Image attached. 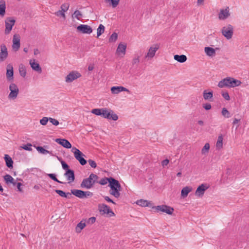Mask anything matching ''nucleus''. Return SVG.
<instances>
[{"mask_svg":"<svg viewBox=\"0 0 249 249\" xmlns=\"http://www.w3.org/2000/svg\"><path fill=\"white\" fill-rule=\"evenodd\" d=\"M239 121H240V120H238V119L235 118L234 119L232 123L233 124H238L239 123Z\"/></svg>","mask_w":249,"mask_h":249,"instance_id":"62","label":"nucleus"},{"mask_svg":"<svg viewBox=\"0 0 249 249\" xmlns=\"http://www.w3.org/2000/svg\"><path fill=\"white\" fill-rule=\"evenodd\" d=\"M113 178L111 177L110 178H102L99 181V183L101 185H104L107 183V182L110 183V182L111 181L110 179H112Z\"/></svg>","mask_w":249,"mask_h":249,"instance_id":"37","label":"nucleus"},{"mask_svg":"<svg viewBox=\"0 0 249 249\" xmlns=\"http://www.w3.org/2000/svg\"><path fill=\"white\" fill-rule=\"evenodd\" d=\"M32 145L31 143H27L26 144L23 145L21 146V148L24 150L30 151L32 150Z\"/></svg>","mask_w":249,"mask_h":249,"instance_id":"49","label":"nucleus"},{"mask_svg":"<svg viewBox=\"0 0 249 249\" xmlns=\"http://www.w3.org/2000/svg\"><path fill=\"white\" fill-rule=\"evenodd\" d=\"M48 176L52 179H53V180L59 183H61V184H64L65 183L64 182H62V181H59L56 178V176L54 174H48Z\"/></svg>","mask_w":249,"mask_h":249,"instance_id":"44","label":"nucleus"},{"mask_svg":"<svg viewBox=\"0 0 249 249\" xmlns=\"http://www.w3.org/2000/svg\"><path fill=\"white\" fill-rule=\"evenodd\" d=\"M204 0H197V3L198 5H201L203 3Z\"/></svg>","mask_w":249,"mask_h":249,"instance_id":"63","label":"nucleus"},{"mask_svg":"<svg viewBox=\"0 0 249 249\" xmlns=\"http://www.w3.org/2000/svg\"><path fill=\"white\" fill-rule=\"evenodd\" d=\"M204 51L206 54L211 57H213L215 55V50L211 47H206L204 48Z\"/></svg>","mask_w":249,"mask_h":249,"instance_id":"26","label":"nucleus"},{"mask_svg":"<svg viewBox=\"0 0 249 249\" xmlns=\"http://www.w3.org/2000/svg\"><path fill=\"white\" fill-rule=\"evenodd\" d=\"M192 191V187L190 186H186L183 187L181 191V196L184 198L187 196L188 194Z\"/></svg>","mask_w":249,"mask_h":249,"instance_id":"24","label":"nucleus"},{"mask_svg":"<svg viewBox=\"0 0 249 249\" xmlns=\"http://www.w3.org/2000/svg\"><path fill=\"white\" fill-rule=\"evenodd\" d=\"M55 191L60 196L65 198H69V196L71 195V194L69 193H66L64 191L60 190H55Z\"/></svg>","mask_w":249,"mask_h":249,"instance_id":"34","label":"nucleus"},{"mask_svg":"<svg viewBox=\"0 0 249 249\" xmlns=\"http://www.w3.org/2000/svg\"><path fill=\"white\" fill-rule=\"evenodd\" d=\"M36 149L39 153L42 154L46 155L47 154H50L51 153L49 151L46 150L41 146H37L36 147Z\"/></svg>","mask_w":249,"mask_h":249,"instance_id":"39","label":"nucleus"},{"mask_svg":"<svg viewBox=\"0 0 249 249\" xmlns=\"http://www.w3.org/2000/svg\"><path fill=\"white\" fill-rule=\"evenodd\" d=\"M4 179L7 184L13 183L14 178L10 175H6L3 177Z\"/></svg>","mask_w":249,"mask_h":249,"instance_id":"41","label":"nucleus"},{"mask_svg":"<svg viewBox=\"0 0 249 249\" xmlns=\"http://www.w3.org/2000/svg\"><path fill=\"white\" fill-rule=\"evenodd\" d=\"M117 37H118L117 34L115 33H113L110 36V37L109 38V42H115L117 39Z\"/></svg>","mask_w":249,"mask_h":249,"instance_id":"48","label":"nucleus"},{"mask_svg":"<svg viewBox=\"0 0 249 249\" xmlns=\"http://www.w3.org/2000/svg\"><path fill=\"white\" fill-rule=\"evenodd\" d=\"M101 116L104 118L108 120L116 121L118 119V116L117 114L114 113L113 110L106 108H103Z\"/></svg>","mask_w":249,"mask_h":249,"instance_id":"7","label":"nucleus"},{"mask_svg":"<svg viewBox=\"0 0 249 249\" xmlns=\"http://www.w3.org/2000/svg\"><path fill=\"white\" fill-rule=\"evenodd\" d=\"M174 58L175 60L180 63H184L187 60L186 56L183 54L180 55L178 54L175 55Z\"/></svg>","mask_w":249,"mask_h":249,"instance_id":"29","label":"nucleus"},{"mask_svg":"<svg viewBox=\"0 0 249 249\" xmlns=\"http://www.w3.org/2000/svg\"><path fill=\"white\" fill-rule=\"evenodd\" d=\"M104 198L108 202H111L113 204H115V202L111 199H110L108 196H104Z\"/></svg>","mask_w":249,"mask_h":249,"instance_id":"58","label":"nucleus"},{"mask_svg":"<svg viewBox=\"0 0 249 249\" xmlns=\"http://www.w3.org/2000/svg\"><path fill=\"white\" fill-rule=\"evenodd\" d=\"M222 96L227 101H229L230 100V97L228 92L222 93Z\"/></svg>","mask_w":249,"mask_h":249,"instance_id":"54","label":"nucleus"},{"mask_svg":"<svg viewBox=\"0 0 249 249\" xmlns=\"http://www.w3.org/2000/svg\"><path fill=\"white\" fill-rule=\"evenodd\" d=\"M241 83V81L239 80L231 77H227L220 81L217 86L220 88H231L238 87Z\"/></svg>","mask_w":249,"mask_h":249,"instance_id":"1","label":"nucleus"},{"mask_svg":"<svg viewBox=\"0 0 249 249\" xmlns=\"http://www.w3.org/2000/svg\"><path fill=\"white\" fill-rule=\"evenodd\" d=\"M73 17L79 20L82 17L81 13L79 10H76L73 13Z\"/></svg>","mask_w":249,"mask_h":249,"instance_id":"47","label":"nucleus"},{"mask_svg":"<svg viewBox=\"0 0 249 249\" xmlns=\"http://www.w3.org/2000/svg\"><path fill=\"white\" fill-rule=\"evenodd\" d=\"M105 31V27L102 24H100L97 30V36L99 37L101 36Z\"/></svg>","mask_w":249,"mask_h":249,"instance_id":"38","label":"nucleus"},{"mask_svg":"<svg viewBox=\"0 0 249 249\" xmlns=\"http://www.w3.org/2000/svg\"><path fill=\"white\" fill-rule=\"evenodd\" d=\"M18 70L20 75L22 77H25L26 75V67L23 64H21L19 66Z\"/></svg>","mask_w":249,"mask_h":249,"instance_id":"32","label":"nucleus"},{"mask_svg":"<svg viewBox=\"0 0 249 249\" xmlns=\"http://www.w3.org/2000/svg\"><path fill=\"white\" fill-rule=\"evenodd\" d=\"M13 68L11 65L7 66V69L6 71V77L9 81H12L13 80Z\"/></svg>","mask_w":249,"mask_h":249,"instance_id":"22","label":"nucleus"},{"mask_svg":"<svg viewBox=\"0 0 249 249\" xmlns=\"http://www.w3.org/2000/svg\"><path fill=\"white\" fill-rule=\"evenodd\" d=\"M81 75L79 72L76 71H72L68 75H67V76L66 77L65 81L67 83H71L73 80L81 77Z\"/></svg>","mask_w":249,"mask_h":249,"instance_id":"14","label":"nucleus"},{"mask_svg":"<svg viewBox=\"0 0 249 249\" xmlns=\"http://www.w3.org/2000/svg\"><path fill=\"white\" fill-rule=\"evenodd\" d=\"M71 152L73 153L75 158L82 165H84L87 163V160L83 158L85 155L78 149L73 147L71 148Z\"/></svg>","mask_w":249,"mask_h":249,"instance_id":"6","label":"nucleus"},{"mask_svg":"<svg viewBox=\"0 0 249 249\" xmlns=\"http://www.w3.org/2000/svg\"><path fill=\"white\" fill-rule=\"evenodd\" d=\"M16 20L13 17H8L5 20V29L4 33L6 35L9 34L14 26Z\"/></svg>","mask_w":249,"mask_h":249,"instance_id":"9","label":"nucleus"},{"mask_svg":"<svg viewBox=\"0 0 249 249\" xmlns=\"http://www.w3.org/2000/svg\"><path fill=\"white\" fill-rule=\"evenodd\" d=\"M111 181L108 186L110 188L109 193L110 195L113 196L115 197L118 198L120 196V191L121 189V186L119 182L114 179H110Z\"/></svg>","mask_w":249,"mask_h":249,"instance_id":"2","label":"nucleus"},{"mask_svg":"<svg viewBox=\"0 0 249 249\" xmlns=\"http://www.w3.org/2000/svg\"><path fill=\"white\" fill-rule=\"evenodd\" d=\"M110 90L113 94H118L122 91L130 93V91L127 89L122 86H113L111 88Z\"/></svg>","mask_w":249,"mask_h":249,"instance_id":"18","label":"nucleus"},{"mask_svg":"<svg viewBox=\"0 0 249 249\" xmlns=\"http://www.w3.org/2000/svg\"><path fill=\"white\" fill-rule=\"evenodd\" d=\"M151 202L144 199H139L136 201V204L142 207H147L149 206Z\"/></svg>","mask_w":249,"mask_h":249,"instance_id":"30","label":"nucleus"},{"mask_svg":"<svg viewBox=\"0 0 249 249\" xmlns=\"http://www.w3.org/2000/svg\"><path fill=\"white\" fill-rule=\"evenodd\" d=\"M49 121L50 123H51L55 125V126H57L59 124V122L54 119V118H49Z\"/></svg>","mask_w":249,"mask_h":249,"instance_id":"52","label":"nucleus"},{"mask_svg":"<svg viewBox=\"0 0 249 249\" xmlns=\"http://www.w3.org/2000/svg\"><path fill=\"white\" fill-rule=\"evenodd\" d=\"M103 108H94L91 110V112L98 116L102 115V112L103 111Z\"/></svg>","mask_w":249,"mask_h":249,"instance_id":"42","label":"nucleus"},{"mask_svg":"<svg viewBox=\"0 0 249 249\" xmlns=\"http://www.w3.org/2000/svg\"><path fill=\"white\" fill-rule=\"evenodd\" d=\"M55 142L58 144L61 145L64 147L66 148H70L71 147V143L66 139H56Z\"/></svg>","mask_w":249,"mask_h":249,"instance_id":"20","label":"nucleus"},{"mask_svg":"<svg viewBox=\"0 0 249 249\" xmlns=\"http://www.w3.org/2000/svg\"><path fill=\"white\" fill-rule=\"evenodd\" d=\"M5 13V3L4 0L0 1V15L3 16Z\"/></svg>","mask_w":249,"mask_h":249,"instance_id":"33","label":"nucleus"},{"mask_svg":"<svg viewBox=\"0 0 249 249\" xmlns=\"http://www.w3.org/2000/svg\"><path fill=\"white\" fill-rule=\"evenodd\" d=\"M70 4L68 3H64L62 4L60 6V9L61 11L64 12L65 13L67 12L69 8Z\"/></svg>","mask_w":249,"mask_h":249,"instance_id":"43","label":"nucleus"},{"mask_svg":"<svg viewBox=\"0 0 249 249\" xmlns=\"http://www.w3.org/2000/svg\"><path fill=\"white\" fill-rule=\"evenodd\" d=\"M9 89L10 92L8 96V99L12 100H15L19 92L18 86L16 84L12 83L9 85Z\"/></svg>","mask_w":249,"mask_h":249,"instance_id":"5","label":"nucleus"},{"mask_svg":"<svg viewBox=\"0 0 249 249\" xmlns=\"http://www.w3.org/2000/svg\"><path fill=\"white\" fill-rule=\"evenodd\" d=\"M86 227V224L85 223H83L82 221L79 222L76 227V231L77 232L79 233L81 232V230H83Z\"/></svg>","mask_w":249,"mask_h":249,"instance_id":"35","label":"nucleus"},{"mask_svg":"<svg viewBox=\"0 0 249 249\" xmlns=\"http://www.w3.org/2000/svg\"><path fill=\"white\" fill-rule=\"evenodd\" d=\"M48 121H49V118L44 117L40 120V123L43 125H45L47 124Z\"/></svg>","mask_w":249,"mask_h":249,"instance_id":"50","label":"nucleus"},{"mask_svg":"<svg viewBox=\"0 0 249 249\" xmlns=\"http://www.w3.org/2000/svg\"><path fill=\"white\" fill-rule=\"evenodd\" d=\"M221 33L227 39H231L233 34V27L231 24L223 27L221 29Z\"/></svg>","mask_w":249,"mask_h":249,"instance_id":"8","label":"nucleus"},{"mask_svg":"<svg viewBox=\"0 0 249 249\" xmlns=\"http://www.w3.org/2000/svg\"><path fill=\"white\" fill-rule=\"evenodd\" d=\"M126 45L124 44L120 43L117 47L116 52L118 53H122L123 55L125 53Z\"/></svg>","mask_w":249,"mask_h":249,"instance_id":"27","label":"nucleus"},{"mask_svg":"<svg viewBox=\"0 0 249 249\" xmlns=\"http://www.w3.org/2000/svg\"><path fill=\"white\" fill-rule=\"evenodd\" d=\"M98 178V177L96 175L91 173L88 178L83 180L80 184V186L82 188L89 189L91 188L97 181Z\"/></svg>","mask_w":249,"mask_h":249,"instance_id":"3","label":"nucleus"},{"mask_svg":"<svg viewBox=\"0 0 249 249\" xmlns=\"http://www.w3.org/2000/svg\"><path fill=\"white\" fill-rule=\"evenodd\" d=\"M20 37L18 34H15L13 38V45L12 48L15 51H17L20 48Z\"/></svg>","mask_w":249,"mask_h":249,"instance_id":"15","label":"nucleus"},{"mask_svg":"<svg viewBox=\"0 0 249 249\" xmlns=\"http://www.w3.org/2000/svg\"><path fill=\"white\" fill-rule=\"evenodd\" d=\"M160 45L155 44L152 45L148 49V52L145 55V58L148 60L152 58L155 55L156 52L159 50Z\"/></svg>","mask_w":249,"mask_h":249,"instance_id":"10","label":"nucleus"},{"mask_svg":"<svg viewBox=\"0 0 249 249\" xmlns=\"http://www.w3.org/2000/svg\"><path fill=\"white\" fill-rule=\"evenodd\" d=\"M62 168L65 170L64 176L66 178L69 183L74 181L75 179L74 172L72 170L70 169L69 165L63 160L60 161Z\"/></svg>","mask_w":249,"mask_h":249,"instance_id":"4","label":"nucleus"},{"mask_svg":"<svg viewBox=\"0 0 249 249\" xmlns=\"http://www.w3.org/2000/svg\"><path fill=\"white\" fill-rule=\"evenodd\" d=\"M231 15L229 7L221 9L218 15L219 20H224L228 18Z\"/></svg>","mask_w":249,"mask_h":249,"instance_id":"11","label":"nucleus"},{"mask_svg":"<svg viewBox=\"0 0 249 249\" xmlns=\"http://www.w3.org/2000/svg\"><path fill=\"white\" fill-rule=\"evenodd\" d=\"M4 159L5 161L6 166L9 168H13V161L11 158L8 155L5 154L4 155Z\"/></svg>","mask_w":249,"mask_h":249,"instance_id":"28","label":"nucleus"},{"mask_svg":"<svg viewBox=\"0 0 249 249\" xmlns=\"http://www.w3.org/2000/svg\"><path fill=\"white\" fill-rule=\"evenodd\" d=\"M98 209L100 212L102 214H109L110 216L114 215V213L110 209V208L105 204H102L99 205Z\"/></svg>","mask_w":249,"mask_h":249,"instance_id":"12","label":"nucleus"},{"mask_svg":"<svg viewBox=\"0 0 249 249\" xmlns=\"http://www.w3.org/2000/svg\"><path fill=\"white\" fill-rule=\"evenodd\" d=\"M203 97L205 100L212 101L213 97V91H208L207 90H204L203 92Z\"/></svg>","mask_w":249,"mask_h":249,"instance_id":"23","label":"nucleus"},{"mask_svg":"<svg viewBox=\"0 0 249 249\" xmlns=\"http://www.w3.org/2000/svg\"><path fill=\"white\" fill-rule=\"evenodd\" d=\"M221 114L226 118H229L231 117L230 112L225 107L222 109Z\"/></svg>","mask_w":249,"mask_h":249,"instance_id":"40","label":"nucleus"},{"mask_svg":"<svg viewBox=\"0 0 249 249\" xmlns=\"http://www.w3.org/2000/svg\"><path fill=\"white\" fill-rule=\"evenodd\" d=\"M169 160L167 159H166V160H163L162 161L161 164L163 166H166L169 163Z\"/></svg>","mask_w":249,"mask_h":249,"instance_id":"59","label":"nucleus"},{"mask_svg":"<svg viewBox=\"0 0 249 249\" xmlns=\"http://www.w3.org/2000/svg\"><path fill=\"white\" fill-rule=\"evenodd\" d=\"M210 147V146L209 143H205L201 150V153L203 155H207L209 153Z\"/></svg>","mask_w":249,"mask_h":249,"instance_id":"36","label":"nucleus"},{"mask_svg":"<svg viewBox=\"0 0 249 249\" xmlns=\"http://www.w3.org/2000/svg\"><path fill=\"white\" fill-rule=\"evenodd\" d=\"M93 69H94V67L92 65H89L88 67V70L89 71H92L93 70Z\"/></svg>","mask_w":249,"mask_h":249,"instance_id":"64","label":"nucleus"},{"mask_svg":"<svg viewBox=\"0 0 249 249\" xmlns=\"http://www.w3.org/2000/svg\"><path fill=\"white\" fill-rule=\"evenodd\" d=\"M203 107L207 110H210L212 108L211 105L210 103L203 104Z\"/></svg>","mask_w":249,"mask_h":249,"instance_id":"56","label":"nucleus"},{"mask_svg":"<svg viewBox=\"0 0 249 249\" xmlns=\"http://www.w3.org/2000/svg\"><path fill=\"white\" fill-rule=\"evenodd\" d=\"M93 195L92 193L89 191L85 192L84 194V198H87L88 197H91Z\"/></svg>","mask_w":249,"mask_h":249,"instance_id":"57","label":"nucleus"},{"mask_svg":"<svg viewBox=\"0 0 249 249\" xmlns=\"http://www.w3.org/2000/svg\"><path fill=\"white\" fill-rule=\"evenodd\" d=\"M105 2L111 3L113 7H116L119 4L120 0H105Z\"/></svg>","mask_w":249,"mask_h":249,"instance_id":"45","label":"nucleus"},{"mask_svg":"<svg viewBox=\"0 0 249 249\" xmlns=\"http://www.w3.org/2000/svg\"><path fill=\"white\" fill-rule=\"evenodd\" d=\"M40 53L39 51L37 49L34 50V54L37 55Z\"/></svg>","mask_w":249,"mask_h":249,"instance_id":"61","label":"nucleus"},{"mask_svg":"<svg viewBox=\"0 0 249 249\" xmlns=\"http://www.w3.org/2000/svg\"><path fill=\"white\" fill-rule=\"evenodd\" d=\"M208 188V186L206 184H202L200 186H199L196 189L195 195L196 196L201 197H202L205 191Z\"/></svg>","mask_w":249,"mask_h":249,"instance_id":"16","label":"nucleus"},{"mask_svg":"<svg viewBox=\"0 0 249 249\" xmlns=\"http://www.w3.org/2000/svg\"><path fill=\"white\" fill-rule=\"evenodd\" d=\"M8 56L7 48L5 45L0 46V62L3 61Z\"/></svg>","mask_w":249,"mask_h":249,"instance_id":"19","label":"nucleus"},{"mask_svg":"<svg viewBox=\"0 0 249 249\" xmlns=\"http://www.w3.org/2000/svg\"><path fill=\"white\" fill-rule=\"evenodd\" d=\"M77 29L80 32L83 34H89L92 33V28L88 25L81 24L77 26Z\"/></svg>","mask_w":249,"mask_h":249,"instance_id":"17","label":"nucleus"},{"mask_svg":"<svg viewBox=\"0 0 249 249\" xmlns=\"http://www.w3.org/2000/svg\"><path fill=\"white\" fill-rule=\"evenodd\" d=\"M95 221L96 218L95 217H91L87 220V223L88 224H92L95 222Z\"/></svg>","mask_w":249,"mask_h":249,"instance_id":"53","label":"nucleus"},{"mask_svg":"<svg viewBox=\"0 0 249 249\" xmlns=\"http://www.w3.org/2000/svg\"><path fill=\"white\" fill-rule=\"evenodd\" d=\"M140 56L137 55V56H136L133 59V60H132V64L133 65H135V64H137L139 63L140 62Z\"/></svg>","mask_w":249,"mask_h":249,"instance_id":"55","label":"nucleus"},{"mask_svg":"<svg viewBox=\"0 0 249 249\" xmlns=\"http://www.w3.org/2000/svg\"><path fill=\"white\" fill-rule=\"evenodd\" d=\"M54 14L55 16H56L57 17H62L64 19H66V15H65V12L60 10L56 11L54 13Z\"/></svg>","mask_w":249,"mask_h":249,"instance_id":"46","label":"nucleus"},{"mask_svg":"<svg viewBox=\"0 0 249 249\" xmlns=\"http://www.w3.org/2000/svg\"><path fill=\"white\" fill-rule=\"evenodd\" d=\"M71 193L73 195H74L76 197H78L80 198H84L85 192L83 191L80 190L74 189V190H71Z\"/></svg>","mask_w":249,"mask_h":249,"instance_id":"25","label":"nucleus"},{"mask_svg":"<svg viewBox=\"0 0 249 249\" xmlns=\"http://www.w3.org/2000/svg\"><path fill=\"white\" fill-rule=\"evenodd\" d=\"M22 186V183L20 182H18L17 185V187L18 189V191L19 192H22V190L21 188V186Z\"/></svg>","mask_w":249,"mask_h":249,"instance_id":"60","label":"nucleus"},{"mask_svg":"<svg viewBox=\"0 0 249 249\" xmlns=\"http://www.w3.org/2000/svg\"><path fill=\"white\" fill-rule=\"evenodd\" d=\"M158 211L162 212L168 214H172L174 212V209L167 205H162L155 207Z\"/></svg>","mask_w":249,"mask_h":249,"instance_id":"13","label":"nucleus"},{"mask_svg":"<svg viewBox=\"0 0 249 249\" xmlns=\"http://www.w3.org/2000/svg\"><path fill=\"white\" fill-rule=\"evenodd\" d=\"M30 64L32 69L39 73L42 72V69L39 64L35 61V59L30 60Z\"/></svg>","mask_w":249,"mask_h":249,"instance_id":"21","label":"nucleus"},{"mask_svg":"<svg viewBox=\"0 0 249 249\" xmlns=\"http://www.w3.org/2000/svg\"><path fill=\"white\" fill-rule=\"evenodd\" d=\"M223 136L222 135L218 136L216 143V148L217 150L221 149L223 147Z\"/></svg>","mask_w":249,"mask_h":249,"instance_id":"31","label":"nucleus"},{"mask_svg":"<svg viewBox=\"0 0 249 249\" xmlns=\"http://www.w3.org/2000/svg\"><path fill=\"white\" fill-rule=\"evenodd\" d=\"M88 161L89 164L90 165V166L92 168H95L97 167L96 163L93 160L90 159V160H89Z\"/></svg>","mask_w":249,"mask_h":249,"instance_id":"51","label":"nucleus"}]
</instances>
